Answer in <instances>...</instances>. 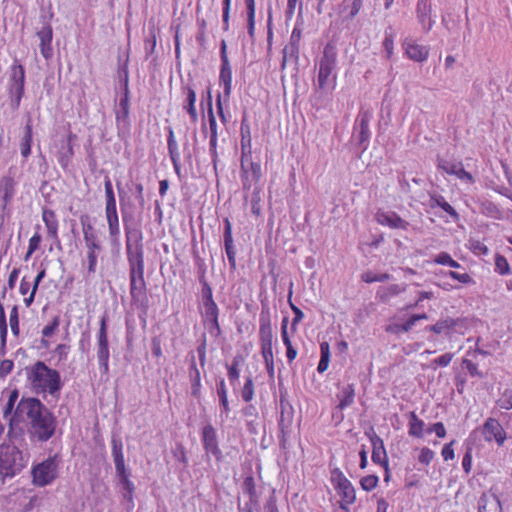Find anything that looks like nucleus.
Wrapping results in <instances>:
<instances>
[{"label": "nucleus", "instance_id": "obj_36", "mask_svg": "<svg viewBox=\"0 0 512 512\" xmlns=\"http://www.w3.org/2000/svg\"><path fill=\"white\" fill-rule=\"evenodd\" d=\"M247 8L248 34L253 39L255 36V0H245Z\"/></svg>", "mask_w": 512, "mask_h": 512}, {"label": "nucleus", "instance_id": "obj_52", "mask_svg": "<svg viewBox=\"0 0 512 512\" xmlns=\"http://www.w3.org/2000/svg\"><path fill=\"white\" fill-rule=\"evenodd\" d=\"M382 45L386 53V58L390 60L394 55V36L392 33L385 32Z\"/></svg>", "mask_w": 512, "mask_h": 512}, {"label": "nucleus", "instance_id": "obj_59", "mask_svg": "<svg viewBox=\"0 0 512 512\" xmlns=\"http://www.w3.org/2000/svg\"><path fill=\"white\" fill-rule=\"evenodd\" d=\"M454 176H456L461 181H464L469 184H473L475 182L473 175L464 169L463 164L460 167H458Z\"/></svg>", "mask_w": 512, "mask_h": 512}, {"label": "nucleus", "instance_id": "obj_55", "mask_svg": "<svg viewBox=\"0 0 512 512\" xmlns=\"http://www.w3.org/2000/svg\"><path fill=\"white\" fill-rule=\"evenodd\" d=\"M80 223H81L83 237H85L88 234H92L95 231H97L96 228L94 227V225L92 224V222H91V220H90L88 215H82L80 217Z\"/></svg>", "mask_w": 512, "mask_h": 512}, {"label": "nucleus", "instance_id": "obj_7", "mask_svg": "<svg viewBox=\"0 0 512 512\" xmlns=\"http://www.w3.org/2000/svg\"><path fill=\"white\" fill-rule=\"evenodd\" d=\"M240 180L244 191L256 186L262 177L261 165L252 159V152L248 150L241 155Z\"/></svg>", "mask_w": 512, "mask_h": 512}, {"label": "nucleus", "instance_id": "obj_14", "mask_svg": "<svg viewBox=\"0 0 512 512\" xmlns=\"http://www.w3.org/2000/svg\"><path fill=\"white\" fill-rule=\"evenodd\" d=\"M259 342L260 344H273V329L269 308H263L259 315Z\"/></svg>", "mask_w": 512, "mask_h": 512}, {"label": "nucleus", "instance_id": "obj_38", "mask_svg": "<svg viewBox=\"0 0 512 512\" xmlns=\"http://www.w3.org/2000/svg\"><path fill=\"white\" fill-rule=\"evenodd\" d=\"M119 107L120 111L116 114V120H126L129 116V89L128 84L126 83L125 89H124V95L121 97L119 101Z\"/></svg>", "mask_w": 512, "mask_h": 512}, {"label": "nucleus", "instance_id": "obj_46", "mask_svg": "<svg viewBox=\"0 0 512 512\" xmlns=\"http://www.w3.org/2000/svg\"><path fill=\"white\" fill-rule=\"evenodd\" d=\"M167 147H168V152H169V156H170L171 160L180 158L178 144L175 139L174 131L172 128H169V131H168Z\"/></svg>", "mask_w": 512, "mask_h": 512}, {"label": "nucleus", "instance_id": "obj_60", "mask_svg": "<svg viewBox=\"0 0 512 512\" xmlns=\"http://www.w3.org/2000/svg\"><path fill=\"white\" fill-rule=\"evenodd\" d=\"M427 433H435L438 438H444L446 436V429L442 422H436L427 427Z\"/></svg>", "mask_w": 512, "mask_h": 512}, {"label": "nucleus", "instance_id": "obj_45", "mask_svg": "<svg viewBox=\"0 0 512 512\" xmlns=\"http://www.w3.org/2000/svg\"><path fill=\"white\" fill-rule=\"evenodd\" d=\"M240 362H241V357L240 356L234 357V359L232 360L231 365H229L227 367V375H228L229 381H230V383L232 385H234L239 380V376H240L239 365H240Z\"/></svg>", "mask_w": 512, "mask_h": 512}, {"label": "nucleus", "instance_id": "obj_42", "mask_svg": "<svg viewBox=\"0 0 512 512\" xmlns=\"http://www.w3.org/2000/svg\"><path fill=\"white\" fill-rule=\"evenodd\" d=\"M241 147H242V154L244 152H247L248 150L251 151V135H250V128L249 125L246 123V119H243L241 122Z\"/></svg>", "mask_w": 512, "mask_h": 512}, {"label": "nucleus", "instance_id": "obj_1", "mask_svg": "<svg viewBox=\"0 0 512 512\" xmlns=\"http://www.w3.org/2000/svg\"><path fill=\"white\" fill-rule=\"evenodd\" d=\"M26 415L31 424V435L40 441H47L55 432V418L47 408L36 398H23L19 401L14 414L9 418L8 437H23V431L16 426Z\"/></svg>", "mask_w": 512, "mask_h": 512}, {"label": "nucleus", "instance_id": "obj_13", "mask_svg": "<svg viewBox=\"0 0 512 512\" xmlns=\"http://www.w3.org/2000/svg\"><path fill=\"white\" fill-rule=\"evenodd\" d=\"M482 434L488 442L494 441L498 446L503 445L506 433L498 420L489 418L482 429Z\"/></svg>", "mask_w": 512, "mask_h": 512}, {"label": "nucleus", "instance_id": "obj_3", "mask_svg": "<svg viewBox=\"0 0 512 512\" xmlns=\"http://www.w3.org/2000/svg\"><path fill=\"white\" fill-rule=\"evenodd\" d=\"M27 380L36 394L54 395L61 389V378L57 370L49 368L44 362L37 361L27 369Z\"/></svg>", "mask_w": 512, "mask_h": 512}, {"label": "nucleus", "instance_id": "obj_30", "mask_svg": "<svg viewBox=\"0 0 512 512\" xmlns=\"http://www.w3.org/2000/svg\"><path fill=\"white\" fill-rule=\"evenodd\" d=\"M107 225H108V231H109V237L113 244L118 245L120 240V222L118 215H111V216H105Z\"/></svg>", "mask_w": 512, "mask_h": 512}, {"label": "nucleus", "instance_id": "obj_27", "mask_svg": "<svg viewBox=\"0 0 512 512\" xmlns=\"http://www.w3.org/2000/svg\"><path fill=\"white\" fill-rule=\"evenodd\" d=\"M372 114L369 111H361L356 120L359 129V142L361 144L369 141L371 133L369 129Z\"/></svg>", "mask_w": 512, "mask_h": 512}, {"label": "nucleus", "instance_id": "obj_11", "mask_svg": "<svg viewBox=\"0 0 512 512\" xmlns=\"http://www.w3.org/2000/svg\"><path fill=\"white\" fill-rule=\"evenodd\" d=\"M221 68L219 80L223 85L224 95L229 97L232 90V68L227 55V45L223 40L220 46Z\"/></svg>", "mask_w": 512, "mask_h": 512}, {"label": "nucleus", "instance_id": "obj_12", "mask_svg": "<svg viewBox=\"0 0 512 512\" xmlns=\"http://www.w3.org/2000/svg\"><path fill=\"white\" fill-rule=\"evenodd\" d=\"M404 55L417 63L425 62L430 54V49L426 45L419 44L417 41L406 38L402 43Z\"/></svg>", "mask_w": 512, "mask_h": 512}, {"label": "nucleus", "instance_id": "obj_20", "mask_svg": "<svg viewBox=\"0 0 512 512\" xmlns=\"http://www.w3.org/2000/svg\"><path fill=\"white\" fill-rule=\"evenodd\" d=\"M182 92L185 95L182 108L189 114L191 122L196 123L198 121V113L196 109V92L190 86L182 87Z\"/></svg>", "mask_w": 512, "mask_h": 512}, {"label": "nucleus", "instance_id": "obj_21", "mask_svg": "<svg viewBox=\"0 0 512 512\" xmlns=\"http://www.w3.org/2000/svg\"><path fill=\"white\" fill-rule=\"evenodd\" d=\"M431 12V6L426 0H418L416 8L417 19L425 32H429L434 25Z\"/></svg>", "mask_w": 512, "mask_h": 512}, {"label": "nucleus", "instance_id": "obj_32", "mask_svg": "<svg viewBox=\"0 0 512 512\" xmlns=\"http://www.w3.org/2000/svg\"><path fill=\"white\" fill-rule=\"evenodd\" d=\"M430 207H440L443 209L447 214H449L452 218L458 219L459 214L457 211L445 200V198L441 195H433L430 198Z\"/></svg>", "mask_w": 512, "mask_h": 512}, {"label": "nucleus", "instance_id": "obj_47", "mask_svg": "<svg viewBox=\"0 0 512 512\" xmlns=\"http://www.w3.org/2000/svg\"><path fill=\"white\" fill-rule=\"evenodd\" d=\"M41 241L42 236L38 231H36L29 239L25 260H28L32 254L40 248Z\"/></svg>", "mask_w": 512, "mask_h": 512}, {"label": "nucleus", "instance_id": "obj_31", "mask_svg": "<svg viewBox=\"0 0 512 512\" xmlns=\"http://www.w3.org/2000/svg\"><path fill=\"white\" fill-rule=\"evenodd\" d=\"M59 325H60V318H59V316H55L47 325H45L43 327V329L41 331V333H42L41 344L44 348L49 347L50 343L47 339L56 333V331L59 328Z\"/></svg>", "mask_w": 512, "mask_h": 512}, {"label": "nucleus", "instance_id": "obj_57", "mask_svg": "<svg viewBox=\"0 0 512 512\" xmlns=\"http://www.w3.org/2000/svg\"><path fill=\"white\" fill-rule=\"evenodd\" d=\"M230 10H231V0H223V30L228 31L230 26Z\"/></svg>", "mask_w": 512, "mask_h": 512}, {"label": "nucleus", "instance_id": "obj_26", "mask_svg": "<svg viewBox=\"0 0 512 512\" xmlns=\"http://www.w3.org/2000/svg\"><path fill=\"white\" fill-rule=\"evenodd\" d=\"M461 319L447 317L438 320L434 325L427 327V329L435 334L449 335L459 325Z\"/></svg>", "mask_w": 512, "mask_h": 512}, {"label": "nucleus", "instance_id": "obj_8", "mask_svg": "<svg viewBox=\"0 0 512 512\" xmlns=\"http://www.w3.org/2000/svg\"><path fill=\"white\" fill-rule=\"evenodd\" d=\"M96 353L100 371L104 374L109 372V341H108V316L103 315L100 319V327L97 332Z\"/></svg>", "mask_w": 512, "mask_h": 512}, {"label": "nucleus", "instance_id": "obj_4", "mask_svg": "<svg viewBox=\"0 0 512 512\" xmlns=\"http://www.w3.org/2000/svg\"><path fill=\"white\" fill-rule=\"evenodd\" d=\"M337 52L333 44L328 43L323 50V56L318 64V74L315 82L316 93H332L337 85Z\"/></svg>", "mask_w": 512, "mask_h": 512}, {"label": "nucleus", "instance_id": "obj_10", "mask_svg": "<svg viewBox=\"0 0 512 512\" xmlns=\"http://www.w3.org/2000/svg\"><path fill=\"white\" fill-rule=\"evenodd\" d=\"M57 456L49 457L43 462L37 464L32 469L33 484L44 487L51 484L58 475Z\"/></svg>", "mask_w": 512, "mask_h": 512}, {"label": "nucleus", "instance_id": "obj_22", "mask_svg": "<svg viewBox=\"0 0 512 512\" xmlns=\"http://www.w3.org/2000/svg\"><path fill=\"white\" fill-rule=\"evenodd\" d=\"M224 244L229 265L234 269L236 267V253L233 247L232 225L228 218L224 219Z\"/></svg>", "mask_w": 512, "mask_h": 512}, {"label": "nucleus", "instance_id": "obj_49", "mask_svg": "<svg viewBox=\"0 0 512 512\" xmlns=\"http://www.w3.org/2000/svg\"><path fill=\"white\" fill-rule=\"evenodd\" d=\"M9 324L13 335L18 337L20 333V325L18 307L16 305H14L10 311Z\"/></svg>", "mask_w": 512, "mask_h": 512}, {"label": "nucleus", "instance_id": "obj_24", "mask_svg": "<svg viewBox=\"0 0 512 512\" xmlns=\"http://www.w3.org/2000/svg\"><path fill=\"white\" fill-rule=\"evenodd\" d=\"M16 182L12 176H3L0 179V195L3 206L6 207L12 201L16 192Z\"/></svg>", "mask_w": 512, "mask_h": 512}, {"label": "nucleus", "instance_id": "obj_62", "mask_svg": "<svg viewBox=\"0 0 512 512\" xmlns=\"http://www.w3.org/2000/svg\"><path fill=\"white\" fill-rule=\"evenodd\" d=\"M453 357H454V354H452V353H445V354L435 358L432 361V364L434 366L446 367V366H448L451 363Z\"/></svg>", "mask_w": 512, "mask_h": 512}, {"label": "nucleus", "instance_id": "obj_56", "mask_svg": "<svg viewBox=\"0 0 512 512\" xmlns=\"http://www.w3.org/2000/svg\"><path fill=\"white\" fill-rule=\"evenodd\" d=\"M387 450H372V460L374 463L380 464L384 468L388 467Z\"/></svg>", "mask_w": 512, "mask_h": 512}, {"label": "nucleus", "instance_id": "obj_25", "mask_svg": "<svg viewBox=\"0 0 512 512\" xmlns=\"http://www.w3.org/2000/svg\"><path fill=\"white\" fill-rule=\"evenodd\" d=\"M39 39H40V51L42 56L45 59H49L52 56L53 49H52V28L51 26L43 27L38 33H37Z\"/></svg>", "mask_w": 512, "mask_h": 512}, {"label": "nucleus", "instance_id": "obj_40", "mask_svg": "<svg viewBox=\"0 0 512 512\" xmlns=\"http://www.w3.org/2000/svg\"><path fill=\"white\" fill-rule=\"evenodd\" d=\"M391 278L388 273H375L371 270L365 271L361 274V280L367 284L375 282H385Z\"/></svg>", "mask_w": 512, "mask_h": 512}, {"label": "nucleus", "instance_id": "obj_33", "mask_svg": "<svg viewBox=\"0 0 512 512\" xmlns=\"http://www.w3.org/2000/svg\"><path fill=\"white\" fill-rule=\"evenodd\" d=\"M33 141V131L31 123H27L25 126L24 136L20 144V152L24 158H27L31 154V145Z\"/></svg>", "mask_w": 512, "mask_h": 512}, {"label": "nucleus", "instance_id": "obj_16", "mask_svg": "<svg viewBox=\"0 0 512 512\" xmlns=\"http://www.w3.org/2000/svg\"><path fill=\"white\" fill-rule=\"evenodd\" d=\"M204 318L210 323V333L218 336L220 334L219 309L214 300L204 301Z\"/></svg>", "mask_w": 512, "mask_h": 512}, {"label": "nucleus", "instance_id": "obj_15", "mask_svg": "<svg viewBox=\"0 0 512 512\" xmlns=\"http://www.w3.org/2000/svg\"><path fill=\"white\" fill-rule=\"evenodd\" d=\"M42 221L47 230V236L54 243H60L59 238V221L54 210L43 208L41 212Z\"/></svg>", "mask_w": 512, "mask_h": 512}, {"label": "nucleus", "instance_id": "obj_51", "mask_svg": "<svg viewBox=\"0 0 512 512\" xmlns=\"http://www.w3.org/2000/svg\"><path fill=\"white\" fill-rule=\"evenodd\" d=\"M242 399L245 402H250L254 397V383L251 376L247 377L242 388Z\"/></svg>", "mask_w": 512, "mask_h": 512}, {"label": "nucleus", "instance_id": "obj_6", "mask_svg": "<svg viewBox=\"0 0 512 512\" xmlns=\"http://www.w3.org/2000/svg\"><path fill=\"white\" fill-rule=\"evenodd\" d=\"M27 459L21 450H0V477L2 482L6 478H13L26 466Z\"/></svg>", "mask_w": 512, "mask_h": 512}, {"label": "nucleus", "instance_id": "obj_41", "mask_svg": "<svg viewBox=\"0 0 512 512\" xmlns=\"http://www.w3.org/2000/svg\"><path fill=\"white\" fill-rule=\"evenodd\" d=\"M217 395L219 397L220 404L223 407V411L227 416L230 412V408L228 402L226 383L224 379L220 380V382L217 384Z\"/></svg>", "mask_w": 512, "mask_h": 512}, {"label": "nucleus", "instance_id": "obj_58", "mask_svg": "<svg viewBox=\"0 0 512 512\" xmlns=\"http://www.w3.org/2000/svg\"><path fill=\"white\" fill-rule=\"evenodd\" d=\"M447 276L451 277L452 279L457 280L458 282L462 284H473L474 280L468 273H458L455 271H449L446 274Z\"/></svg>", "mask_w": 512, "mask_h": 512}, {"label": "nucleus", "instance_id": "obj_34", "mask_svg": "<svg viewBox=\"0 0 512 512\" xmlns=\"http://www.w3.org/2000/svg\"><path fill=\"white\" fill-rule=\"evenodd\" d=\"M202 441L204 448H217L216 430L211 424H207L202 429Z\"/></svg>", "mask_w": 512, "mask_h": 512}, {"label": "nucleus", "instance_id": "obj_50", "mask_svg": "<svg viewBox=\"0 0 512 512\" xmlns=\"http://www.w3.org/2000/svg\"><path fill=\"white\" fill-rule=\"evenodd\" d=\"M243 490L244 492L248 493L250 496V503H257V500L254 498H257L256 490H255V483L253 476H247L243 482Z\"/></svg>", "mask_w": 512, "mask_h": 512}, {"label": "nucleus", "instance_id": "obj_18", "mask_svg": "<svg viewBox=\"0 0 512 512\" xmlns=\"http://www.w3.org/2000/svg\"><path fill=\"white\" fill-rule=\"evenodd\" d=\"M10 70V80L13 83V87L15 88L17 97L20 99L24 94L25 69L23 65L20 64L17 59H15L13 64L11 65Z\"/></svg>", "mask_w": 512, "mask_h": 512}, {"label": "nucleus", "instance_id": "obj_39", "mask_svg": "<svg viewBox=\"0 0 512 512\" xmlns=\"http://www.w3.org/2000/svg\"><path fill=\"white\" fill-rule=\"evenodd\" d=\"M355 390L353 385H347L343 388L339 397V409L343 410L354 402Z\"/></svg>", "mask_w": 512, "mask_h": 512}, {"label": "nucleus", "instance_id": "obj_44", "mask_svg": "<svg viewBox=\"0 0 512 512\" xmlns=\"http://www.w3.org/2000/svg\"><path fill=\"white\" fill-rule=\"evenodd\" d=\"M291 296H292V290H290L289 292V297H288V302H289V306L291 308V310L293 311L294 313V318L292 320V323H291V330L293 333L296 332L297 330V325L303 320L304 318V313L302 312V310L297 307L291 300Z\"/></svg>", "mask_w": 512, "mask_h": 512}, {"label": "nucleus", "instance_id": "obj_63", "mask_svg": "<svg viewBox=\"0 0 512 512\" xmlns=\"http://www.w3.org/2000/svg\"><path fill=\"white\" fill-rule=\"evenodd\" d=\"M499 405L506 410L512 408V388L505 391L503 397L499 400Z\"/></svg>", "mask_w": 512, "mask_h": 512}, {"label": "nucleus", "instance_id": "obj_9", "mask_svg": "<svg viewBox=\"0 0 512 512\" xmlns=\"http://www.w3.org/2000/svg\"><path fill=\"white\" fill-rule=\"evenodd\" d=\"M113 456L116 476L119 479V483L121 484L123 489V498L128 502L132 503L135 486L133 482L130 481L129 479L131 476V472L125 465V459L122 450H113Z\"/></svg>", "mask_w": 512, "mask_h": 512}, {"label": "nucleus", "instance_id": "obj_37", "mask_svg": "<svg viewBox=\"0 0 512 512\" xmlns=\"http://www.w3.org/2000/svg\"><path fill=\"white\" fill-rule=\"evenodd\" d=\"M362 5V0H353L350 5H347L346 0H344L340 7V13H347L345 19L351 20L358 15Z\"/></svg>", "mask_w": 512, "mask_h": 512}, {"label": "nucleus", "instance_id": "obj_48", "mask_svg": "<svg viewBox=\"0 0 512 512\" xmlns=\"http://www.w3.org/2000/svg\"><path fill=\"white\" fill-rule=\"evenodd\" d=\"M495 272L500 275H508L510 273L508 260L501 254H496L495 256Z\"/></svg>", "mask_w": 512, "mask_h": 512}, {"label": "nucleus", "instance_id": "obj_29", "mask_svg": "<svg viewBox=\"0 0 512 512\" xmlns=\"http://www.w3.org/2000/svg\"><path fill=\"white\" fill-rule=\"evenodd\" d=\"M405 291V286L400 284H391L388 286H381L376 292V298L380 302H388L393 297L398 296Z\"/></svg>", "mask_w": 512, "mask_h": 512}, {"label": "nucleus", "instance_id": "obj_28", "mask_svg": "<svg viewBox=\"0 0 512 512\" xmlns=\"http://www.w3.org/2000/svg\"><path fill=\"white\" fill-rule=\"evenodd\" d=\"M478 512H502L501 502L496 495L483 494L479 499Z\"/></svg>", "mask_w": 512, "mask_h": 512}, {"label": "nucleus", "instance_id": "obj_53", "mask_svg": "<svg viewBox=\"0 0 512 512\" xmlns=\"http://www.w3.org/2000/svg\"><path fill=\"white\" fill-rule=\"evenodd\" d=\"M99 252L86 250L87 271L89 274H94L97 270Z\"/></svg>", "mask_w": 512, "mask_h": 512}, {"label": "nucleus", "instance_id": "obj_2", "mask_svg": "<svg viewBox=\"0 0 512 512\" xmlns=\"http://www.w3.org/2000/svg\"><path fill=\"white\" fill-rule=\"evenodd\" d=\"M126 255L129 265L130 296L134 304L147 306V285L144 278L145 262L142 233L125 226Z\"/></svg>", "mask_w": 512, "mask_h": 512}, {"label": "nucleus", "instance_id": "obj_61", "mask_svg": "<svg viewBox=\"0 0 512 512\" xmlns=\"http://www.w3.org/2000/svg\"><path fill=\"white\" fill-rule=\"evenodd\" d=\"M260 349L264 363L274 361L273 344H260Z\"/></svg>", "mask_w": 512, "mask_h": 512}, {"label": "nucleus", "instance_id": "obj_23", "mask_svg": "<svg viewBox=\"0 0 512 512\" xmlns=\"http://www.w3.org/2000/svg\"><path fill=\"white\" fill-rule=\"evenodd\" d=\"M408 417V434L413 438H424L427 428L422 419L414 411H410Z\"/></svg>", "mask_w": 512, "mask_h": 512}, {"label": "nucleus", "instance_id": "obj_64", "mask_svg": "<svg viewBox=\"0 0 512 512\" xmlns=\"http://www.w3.org/2000/svg\"><path fill=\"white\" fill-rule=\"evenodd\" d=\"M14 363L12 360L4 359L0 362V377H5L12 372Z\"/></svg>", "mask_w": 512, "mask_h": 512}, {"label": "nucleus", "instance_id": "obj_35", "mask_svg": "<svg viewBox=\"0 0 512 512\" xmlns=\"http://www.w3.org/2000/svg\"><path fill=\"white\" fill-rule=\"evenodd\" d=\"M330 362V346L328 342H322L320 344V361L317 366L319 373L325 372L329 367Z\"/></svg>", "mask_w": 512, "mask_h": 512}, {"label": "nucleus", "instance_id": "obj_5", "mask_svg": "<svg viewBox=\"0 0 512 512\" xmlns=\"http://www.w3.org/2000/svg\"><path fill=\"white\" fill-rule=\"evenodd\" d=\"M333 459L334 456L331 457L329 462L331 473L330 480L337 494L341 497L340 508L347 510L348 506L353 504L356 500L355 489L343 472L338 467H333Z\"/></svg>", "mask_w": 512, "mask_h": 512}, {"label": "nucleus", "instance_id": "obj_19", "mask_svg": "<svg viewBox=\"0 0 512 512\" xmlns=\"http://www.w3.org/2000/svg\"><path fill=\"white\" fill-rule=\"evenodd\" d=\"M376 219L379 224L392 229L407 230L409 226V223L395 212H378Z\"/></svg>", "mask_w": 512, "mask_h": 512}, {"label": "nucleus", "instance_id": "obj_54", "mask_svg": "<svg viewBox=\"0 0 512 512\" xmlns=\"http://www.w3.org/2000/svg\"><path fill=\"white\" fill-rule=\"evenodd\" d=\"M378 481L379 479L376 475H367L360 480V485L363 490L371 491L377 486Z\"/></svg>", "mask_w": 512, "mask_h": 512}, {"label": "nucleus", "instance_id": "obj_17", "mask_svg": "<svg viewBox=\"0 0 512 512\" xmlns=\"http://www.w3.org/2000/svg\"><path fill=\"white\" fill-rule=\"evenodd\" d=\"M208 122H209V132H210V153L213 158L217 157V141H218V130H217V122L215 115L212 109V95L211 90H208Z\"/></svg>", "mask_w": 512, "mask_h": 512}, {"label": "nucleus", "instance_id": "obj_43", "mask_svg": "<svg viewBox=\"0 0 512 512\" xmlns=\"http://www.w3.org/2000/svg\"><path fill=\"white\" fill-rule=\"evenodd\" d=\"M468 249L477 256H485L488 254L489 249L485 243L479 239L471 238L467 244Z\"/></svg>", "mask_w": 512, "mask_h": 512}]
</instances>
